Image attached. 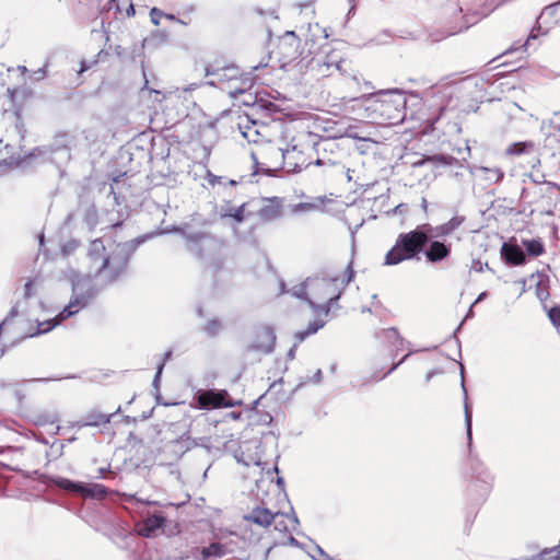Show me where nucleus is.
Instances as JSON below:
<instances>
[{
	"mask_svg": "<svg viewBox=\"0 0 560 560\" xmlns=\"http://www.w3.org/2000/svg\"><path fill=\"white\" fill-rule=\"evenodd\" d=\"M464 221V217L455 215L447 222L436 226L423 223L417 225L409 232L400 233L393 247L386 253L384 265L395 266L413 258L419 259V254L423 252L432 237H445L451 235Z\"/></svg>",
	"mask_w": 560,
	"mask_h": 560,
	"instance_id": "f257e3e1",
	"label": "nucleus"
},
{
	"mask_svg": "<svg viewBox=\"0 0 560 560\" xmlns=\"http://www.w3.org/2000/svg\"><path fill=\"white\" fill-rule=\"evenodd\" d=\"M352 100L361 102V117L371 124L398 125L406 118L407 96L400 89L380 90Z\"/></svg>",
	"mask_w": 560,
	"mask_h": 560,
	"instance_id": "f03ea898",
	"label": "nucleus"
},
{
	"mask_svg": "<svg viewBox=\"0 0 560 560\" xmlns=\"http://www.w3.org/2000/svg\"><path fill=\"white\" fill-rule=\"evenodd\" d=\"M353 278L354 270L351 262L346 268V277L343 279H340L339 276L308 278L310 295L312 299H307V304L315 314L328 315L330 308L338 302L346 287Z\"/></svg>",
	"mask_w": 560,
	"mask_h": 560,
	"instance_id": "7ed1b4c3",
	"label": "nucleus"
},
{
	"mask_svg": "<svg viewBox=\"0 0 560 560\" xmlns=\"http://www.w3.org/2000/svg\"><path fill=\"white\" fill-rule=\"evenodd\" d=\"M155 233L145 234L130 242L119 243L112 253L102 260L94 271V278H103L105 283H114L126 275L130 258L142 243Z\"/></svg>",
	"mask_w": 560,
	"mask_h": 560,
	"instance_id": "20e7f679",
	"label": "nucleus"
},
{
	"mask_svg": "<svg viewBox=\"0 0 560 560\" xmlns=\"http://www.w3.org/2000/svg\"><path fill=\"white\" fill-rule=\"evenodd\" d=\"M301 138H305L307 145L312 147L316 154L313 164L323 167L324 174H343L345 166L340 162L341 152L334 138L320 137L311 131L306 132Z\"/></svg>",
	"mask_w": 560,
	"mask_h": 560,
	"instance_id": "39448f33",
	"label": "nucleus"
},
{
	"mask_svg": "<svg viewBox=\"0 0 560 560\" xmlns=\"http://www.w3.org/2000/svg\"><path fill=\"white\" fill-rule=\"evenodd\" d=\"M93 296L94 291L91 285L84 289L80 282L74 283L72 288V296L69 303L55 318L38 322L37 329L34 334H31V337L49 332L56 326L61 324V322L73 316L74 314L79 313L81 310L86 307Z\"/></svg>",
	"mask_w": 560,
	"mask_h": 560,
	"instance_id": "423d86ee",
	"label": "nucleus"
},
{
	"mask_svg": "<svg viewBox=\"0 0 560 560\" xmlns=\"http://www.w3.org/2000/svg\"><path fill=\"white\" fill-rule=\"evenodd\" d=\"M306 132L293 137L285 147H277L273 149L275 154L281 160V167L287 173H299L313 164L305 154V148L308 147L305 138H301Z\"/></svg>",
	"mask_w": 560,
	"mask_h": 560,
	"instance_id": "0eeeda50",
	"label": "nucleus"
},
{
	"mask_svg": "<svg viewBox=\"0 0 560 560\" xmlns=\"http://www.w3.org/2000/svg\"><path fill=\"white\" fill-rule=\"evenodd\" d=\"M173 231L179 233L187 242V250L197 258H203L207 253L213 252L218 247V242L206 232H185L182 228H174Z\"/></svg>",
	"mask_w": 560,
	"mask_h": 560,
	"instance_id": "6e6552de",
	"label": "nucleus"
},
{
	"mask_svg": "<svg viewBox=\"0 0 560 560\" xmlns=\"http://www.w3.org/2000/svg\"><path fill=\"white\" fill-rule=\"evenodd\" d=\"M192 406L209 410L221 407H232L234 404L230 400L226 390L199 389L194 396Z\"/></svg>",
	"mask_w": 560,
	"mask_h": 560,
	"instance_id": "1a4fd4ad",
	"label": "nucleus"
},
{
	"mask_svg": "<svg viewBox=\"0 0 560 560\" xmlns=\"http://www.w3.org/2000/svg\"><path fill=\"white\" fill-rule=\"evenodd\" d=\"M276 334L271 326L261 325L255 328L252 342L245 348L246 352H258L260 354H270L276 347Z\"/></svg>",
	"mask_w": 560,
	"mask_h": 560,
	"instance_id": "9d476101",
	"label": "nucleus"
},
{
	"mask_svg": "<svg viewBox=\"0 0 560 560\" xmlns=\"http://www.w3.org/2000/svg\"><path fill=\"white\" fill-rule=\"evenodd\" d=\"M278 55L283 67L294 62L301 57V39L293 31H288L280 37Z\"/></svg>",
	"mask_w": 560,
	"mask_h": 560,
	"instance_id": "9b49d317",
	"label": "nucleus"
},
{
	"mask_svg": "<svg viewBox=\"0 0 560 560\" xmlns=\"http://www.w3.org/2000/svg\"><path fill=\"white\" fill-rule=\"evenodd\" d=\"M452 250V245L450 243L441 242V241H429L428 245L424 247L423 252L420 254H424L427 260L432 264L441 262L450 257Z\"/></svg>",
	"mask_w": 560,
	"mask_h": 560,
	"instance_id": "f8f14e48",
	"label": "nucleus"
},
{
	"mask_svg": "<svg viewBox=\"0 0 560 560\" xmlns=\"http://www.w3.org/2000/svg\"><path fill=\"white\" fill-rule=\"evenodd\" d=\"M165 521L162 514L148 515L137 525L138 534L148 538L155 537L159 532H162V526Z\"/></svg>",
	"mask_w": 560,
	"mask_h": 560,
	"instance_id": "ddd939ff",
	"label": "nucleus"
},
{
	"mask_svg": "<svg viewBox=\"0 0 560 560\" xmlns=\"http://www.w3.org/2000/svg\"><path fill=\"white\" fill-rule=\"evenodd\" d=\"M259 219L264 222H272L280 219L282 212V199L272 197L267 199L266 203L257 212Z\"/></svg>",
	"mask_w": 560,
	"mask_h": 560,
	"instance_id": "4468645a",
	"label": "nucleus"
},
{
	"mask_svg": "<svg viewBox=\"0 0 560 560\" xmlns=\"http://www.w3.org/2000/svg\"><path fill=\"white\" fill-rule=\"evenodd\" d=\"M470 467L472 470V478L476 483L480 482V490L482 494H487L490 491L492 476L481 462L477 458L470 457Z\"/></svg>",
	"mask_w": 560,
	"mask_h": 560,
	"instance_id": "2eb2a0df",
	"label": "nucleus"
},
{
	"mask_svg": "<svg viewBox=\"0 0 560 560\" xmlns=\"http://www.w3.org/2000/svg\"><path fill=\"white\" fill-rule=\"evenodd\" d=\"M501 257L506 264L512 266H521L526 262V255L517 244L503 243Z\"/></svg>",
	"mask_w": 560,
	"mask_h": 560,
	"instance_id": "dca6fc26",
	"label": "nucleus"
},
{
	"mask_svg": "<svg viewBox=\"0 0 560 560\" xmlns=\"http://www.w3.org/2000/svg\"><path fill=\"white\" fill-rule=\"evenodd\" d=\"M114 413H103L98 410H91L86 412L80 420L73 423V427L82 429L85 427H100L110 422Z\"/></svg>",
	"mask_w": 560,
	"mask_h": 560,
	"instance_id": "f3484780",
	"label": "nucleus"
},
{
	"mask_svg": "<svg viewBox=\"0 0 560 560\" xmlns=\"http://www.w3.org/2000/svg\"><path fill=\"white\" fill-rule=\"evenodd\" d=\"M250 125H240L242 136L247 139L248 142L258 143L266 139V125L258 126L256 120L249 121Z\"/></svg>",
	"mask_w": 560,
	"mask_h": 560,
	"instance_id": "a211bd4d",
	"label": "nucleus"
},
{
	"mask_svg": "<svg viewBox=\"0 0 560 560\" xmlns=\"http://www.w3.org/2000/svg\"><path fill=\"white\" fill-rule=\"evenodd\" d=\"M206 75L215 77V81H210L209 84L214 85L215 83L232 82L238 75V69L234 66L224 67L221 69L211 70L206 68Z\"/></svg>",
	"mask_w": 560,
	"mask_h": 560,
	"instance_id": "6ab92c4d",
	"label": "nucleus"
},
{
	"mask_svg": "<svg viewBox=\"0 0 560 560\" xmlns=\"http://www.w3.org/2000/svg\"><path fill=\"white\" fill-rule=\"evenodd\" d=\"M273 517L275 513H272L269 509L256 506L248 515L245 516V520L259 526L267 527L271 525Z\"/></svg>",
	"mask_w": 560,
	"mask_h": 560,
	"instance_id": "aec40b11",
	"label": "nucleus"
},
{
	"mask_svg": "<svg viewBox=\"0 0 560 560\" xmlns=\"http://www.w3.org/2000/svg\"><path fill=\"white\" fill-rule=\"evenodd\" d=\"M109 490L101 483H84L80 489L79 495L85 499L103 500L108 494Z\"/></svg>",
	"mask_w": 560,
	"mask_h": 560,
	"instance_id": "412c9836",
	"label": "nucleus"
},
{
	"mask_svg": "<svg viewBox=\"0 0 560 560\" xmlns=\"http://www.w3.org/2000/svg\"><path fill=\"white\" fill-rule=\"evenodd\" d=\"M105 245L102 238H95L90 243L88 256L91 260L94 270L98 265L102 264L103 259H106L108 255H105Z\"/></svg>",
	"mask_w": 560,
	"mask_h": 560,
	"instance_id": "4be33fe9",
	"label": "nucleus"
},
{
	"mask_svg": "<svg viewBox=\"0 0 560 560\" xmlns=\"http://www.w3.org/2000/svg\"><path fill=\"white\" fill-rule=\"evenodd\" d=\"M231 550L226 545L213 541L209 546L202 547V560H219L226 556Z\"/></svg>",
	"mask_w": 560,
	"mask_h": 560,
	"instance_id": "5701e85b",
	"label": "nucleus"
},
{
	"mask_svg": "<svg viewBox=\"0 0 560 560\" xmlns=\"http://www.w3.org/2000/svg\"><path fill=\"white\" fill-rule=\"evenodd\" d=\"M254 84V79L250 78L249 75H245V77H241L238 78V75L236 77V79H234L233 83L229 85V89L226 90V92L229 93V95L231 97H236L241 94H244L246 91H248Z\"/></svg>",
	"mask_w": 560,
	"mask_h": 560,
	"instance_id": "b1692460",
	"label": "nucleus"
},
{
	"mask_svg": "<svg viewBox=\"0 0 560 560\" xmlns=\"http://www.w3.org/2000/svg\"><path fill=\"white\" fill-rule=\"evenodd\" d=\"M460 375H462V389L464 392V413H465L466 434H467V440H468V446L470 450L471 445H472V432H471L472 419H471V410H470V407L467 401V390H466L465 381H464V368L462 364H460Z\"/></svg>",
	"mask_w": 560,
	"mask_h": 560,
	"instance_id": "393cba45",
	"label": "nucleus"
},
{
	"mask_svg": "<svg viewBox=\"0 0 560 560\" xmlns=\"http://www.w3.org/2000/svg\"><path fill=\"white\" fill-rule=\"evenodd\" d=\"M245 207L246 202L238 207H233L230 202H228L226 205L221 206L220 215L222 219L231 218L235 222L241 223L245 220Z\"/></svg>",
	"mask_w": 560,
	"mask_h": 560,
	"instance_id": "a878e982",
	"label": "nucleus"
},
{
	"mask_svg": "<svg viewBox=\"0 0 560 560\" xmlns=\"http://www.w3.org/2000/svg\"><path fill=\"white\" fill-rule=\"evenodd\" d=\"M50 485L56 486L57 488L65 490L70 493L79 494L80 489H82V482L73 481L65 477L52 476L49 478Z\"/></svg>",
	"mask_w": 560,
	"mask_h": 560,
	"instance_id": "bb28decb",
	"label": "nucleus"
},
{
	"mask_svg": "<svg viewBox=\"0 0 560 560\" xmlns=\"http://www.w3.org/2000/svg\"><path fill=\"white\" fill-rule=\"evenodd\" d=\"M244 104L252 105L254 108L265 112L268 116H273L275 114L280 113V108L278 105L267 100H258L257 96L254 97L253 102L247 100L244 101Z\"/></svg>",
	"mask_w": 560,
	"mask_h": 560,
	"instance_id": "cd10ccee",
	"label": "nucleus"
},
{
	"mask_svg": "<svg viewBox=\"0 0 560 560\" xmlns=\"http://www.w3.org/2000/svg\"><path fill=\"white\" fill-rule=\"evenodd\" d=\"M324 326H325V322L322 319H315V320L311 322L307 325V328L305 330H299L295 332V335H294L295 340H296L295 343H301L308 336L316 334Z\"/></svg>",
	"mask_w": 560,
	"mask_h": 560,
	"instance_id": "c85d7f7f",
	"label": "nucleus"
},
{
	"mask_svg": "<svg viewBox=\"0 0 560 560\" xmlns=\"http://www.w3.org/2000/svg\"><path fill=\"white\" fill-rule=\"evenodd\" d=\"M523 245L528 256L538 257L545 253V246L540 240H524Z\"/></svg>",
	"mask_w": 560,
	"mask_h": 560,
	"instance_id": "c756f323",
	"label": "nucleus"
},
{
	"mask_svg": "<svg viewBox=\"0 0 560 560\" xmlns=\"http://www.w3.org/2000/svg\"><path fill=\"white\" fill-rule=\"evenodd\" d=\"M534 147V142L532 141L515 142L508 148L506 153L511 155H521L533 151Z\"/></svg>",
	"mask_w": 560,
	"mask_h": 560,
	"instance_id": "7c9ffc66",
	"label": "nucleus"
},
{
	"mask_svg": "<svg viewBox=\"0 0 560 560\" xmlns=\"http://www.w3.org/2000/svg\"><path fill=\"white\" fill-rule=\"evenodd\" d=\"M222 322L218 318L209 319L202 327V331L209 337H217L222 330Z\"/></svg>",
	"mask_w": 560,
	"mask_h": 560,
	"instance_id": "2f4dec72",
	"label": "nucleus"
},
{
	"mask_svg": "<svg viewBox=\"0 0 560 560\" xmlns=\"http://www.w3.org/2000/svg\"><path fill=\"white\" fill-rule=\"evenodd\" d=\"M477 170L483 172L487 175L486 179H488L492 183H499L504 177L503 171L499 167L479 166V167H477Z\"/></svg>",
	"mask_w": 560,
	"mask_h": 560,
	"instance_id": "473e14b6",
	"label": "nucleus"
},
{
	"mask_svg": "<svg viewBox=\"0 0 560 560\" xmlns=\"http://www.w3.org/2000/svg\"><path fill=\"white\" fill-rule=\"evenodd\" d=\"M290 293L294 298L305 300L306 302L307 299H312V296L310 295L308 278L304 282L293 287L290 290Z\"/></svg>",
	"mask_w": 560,
	"mask_h": 560,
	"instance_id": "72a5a7b5",
	"label": "nucleus"
},
{
	"mask_svg": "<svg viewBox=\"0 0 560 560\" xmlns=\"http://www.w3.org/2000/svg\"><path fill=\"white\" fill-rule=\"evenodd\" d=\"M288 518V515L284 514V513H275V517L271 522V524L273 525L275 529L280 532V533H285L289 530L287 524H285V521Z\"/></svg>",
	"mask_w": 560,
	"mask_h": 560,
	"instance_id": "f704fd0d",
	"label": "nucleus"
},
{
	"mask_svg": "<svg viewBox=\"0 0 560 560\" xmlns=\"http://www.w3.org/2000/svg\"><path fill=\"white\" fill-rule=\"evenodd\" d=\"M382 334L385 336V338H387L389 341H392L393 345L396 347H397V343H399V345L404 343V339L400 337L397 328H395V327L383 329Z\"/></svg>",
	"mask_w": 560,
	"mask_h": 560,
	"instance_id": "c9c22d12",
	"label": "nucleus"
},
{
	"mask_svg": "<svg viewBox=\"0 0 560 560\" xmlns=\"http://www.w3.org/2000/svg\"><path fill=\"white\" fill-rule=\"evenodd\" d=\"M410 353L411 352L407 353L406 355L402 357V359L399 362L393 364V366L386 373H384V374L375 373L372 375L371 381L364 382L361 385H364V384L371 383V382H378V381L383 380L385 376H387L393 371H395L410 355Z\"/></svg>",
	"mask_w": 560,
	"mask_h": 560,
	"instance_id": "e433bc0d",
	"label": "nucleus"
},
{
	"mask_svg": "<svg viewBox=\"0 0 560 560\" xmlns=\"http://www.w3.org/2000/svg\"><path fill=\"white\" fill-rule=\"evenodd\" d=\"M315 208H316V206L314 203L299 202V203H295V205L292 206L291 212L292 213L307 212V211H311V210H313Z\"/></svg>",
	"mask_w": 560,
	"mask_h": 560,
	"instance_id": "4c0bfd02",
	"label": "nucleus"
},
{
	"mask_svg": "<svg viewBox=\"0 0 560 560\" xmlns=\"http://www.w3.org/2000/svg\"><path fill=\"white\" fill-rule=\"evenodd\" d=\"M548 317L550 322L556 326L557 328H560V307L553 306L548 311Z\"/></svg>",
	"mask_w": 560,
	"mask_h": 560,
	"instance_id": "58836bf2",
	"label": "nucleus"
},
{
	"mask_svg": "<svg viewBox=\"0 0 560 560\" xmlns=\"http://www.w3.org/2000/svg\"><path fill=\"white\" fill-rule=\"evenodd\" d=\"M559 2L549 4L545 7V9L541 11L538 21L545 19L546 16H553L557 13Z\"/></svg>",
	"mask_w": 560,
	"mask_h": 560,
	"instance_id": "ea45409f",
	"label": "nucleus"
},
{
	"mask_svg": "<svg viewBox=\"0 0 560 560\" xmlns=\"http://www.w3.org/2000/svg\"><path fill=\"white\" fill-rule=\"evenodd\" d=\"M323 66H325L327 70H329L330 68H335L341 73H346V66H348V63L345 60H340L336 62H324Z\"/></svg>",
	"mask_w": 560,
	"mask_h": 560,
	"instance_id": "a19ab883",
	"label": "nucleus"
},
{
	"mask_svg": "<svg viewBox=\"0 0 560 560\" xmlns=\"http://www.w3.org/2000/svg\"><path fill=\"white\" fill-rule=\"evenodd\" d=\"M8 96L12 103H14L20 94H25L24 88H8Z\"/></svg>",
	"mask_w": 560,
	"mask_h": 560,
	"instance_id": "79ce46f5",
	"label": "nucleus"
},
{
	"mask_svg": "<svg viewBox=\"0 0 560 560\" xmlns=\"http://www.w3.org/2000/svg\"><path fill=\"white\" fill-rule=\"evenodd\" d=\"M202 547H192L187 551V559H194V560H202L201 555Z\"/></svg>",
	"mask_w": 560,
	"mask_h": 560,
	"instance_id": "37998d69",
	"label": "nucleus"
},
{
	"mask_svg": "<svg viewBox=\"0 0 560 560\" xmlns=\"http://www.w3.org/2000/svg\"><path fill=\"white\" fill-rule=\"evenodd\" d=\"M34 283H35V279H27L25 285H24V298L25 299H30L34 295V292H33V287H34Z\"/></svg>",
	"mask_w": 560,
	"mask_h": 560,
	"instance_id": "c03bdc74",
	"label": "nucleus"
},
{
	"mask_svg": "<svg viewBox=\"0 0 560 560\" xmlns=\"http://www.w3.org/2000/svg\"><path fill=\"white\" fill-rule=\"evenodd\" d=\"M164 15L163 11L158 8H152L150 11L151 21L153 24L158 25L160 23V19Z\"/></svg>",
	"mask_w": 560,
	"mask_h": 560,
	"instance_id": "a18cd8bd",
	"label": "nucleus"
},
{
	"mask_svg": "<svg viewBox=\"0 0 560 560\" xmlns=\"http://www.w3.org/2000/svg\"><path fill=\"white\" fill-rule=\"evenodd\" d=\"M485 268L490 269L488 262L482 264L480 259L472 260L471 270L476 272H482Z\"/></svg>",
	"mask_w": 560,
	"mask_h": 560,
	"instance_id": "49530a36",
	"label": "nucleus"
},
{
	"mask_svg": "<svg viewBox=\"0 0 560 560\" xmlns=\"http://www.w3.org/2000/svg\"><path fill=\"white\" fill-rule=\"evenodd\" d=\"M207 180L211 186H214L217 184H224L225 178L222 176H217L212 173H208Z\"/></svg>",
	"mask_w": 560,
	"mask_h": 560,
	"instance_id": "de8ad7c7",
	"label": "nucleus"
},
{
	"mask_svg": "<svg viewBox=\"0 0 560 560\" xmlns=\"http://www.w3.org/2000/svg\"><path fill=\"white\" fill-rule=\"evenodd\" d=\"M536 295L540 301H545L549 296V292L546 288H542L541 284L538 283L536 288Z\"/></svg>",
	"mask_w": 560,
	"mask_h": 560,
	"instance_id": "09e8293b",
	"label": "nucleus"
},
{
	"mask_svg": "<svg viewBox=\"0 0 560 560\" xmlns=\"http://www.w3.org/2000/svg\"><path fill=\"white\" fill-rule=\"evenodd\" d=\"M85 221L92 228L96 224V211L94 209L86 212Z\"/></svg>",
	"mask_w": 560,
	"mask_h": 560,
	"instance_id": "8fccbe9b",
	"label": "nucleus"
},
{
	"mask_svg": "<svg viewBox=\"0 0 560 560\" xmlns=\"http://www.w3.org/2000/svg\"><path fill=\"white\" fill-rule=\"evenodd\" d=\"M162 372H163V363H159L156 366V372H155L153 383H152L155 388H159Z\"/></svg>",
	"mask_w": 560,
	"mask_h": 560,
	"instance_id": "3c124183",
	"label": "nucleus"
},
{
	"mask_svg": "<svg viewBox=\"0 0 560 560\" xmlns=\"http://www.w3.org/2000/svg\"><path fill=\"white\" fill-rule=\"evenodd\" d=\"M18 314H19L18 306H16V305H14V306L10 310L9 314L7 315V317H5L3 320H5V323H9L11 319H13L14 317H16V316H18Z\"/></svg>",
	"mask_w": 560,
	"mask_h": 560,
	"instance_id": "603ef678",
	"label": "nucleus"
},
{
	"mask_svg": "<svg viewBox=\"0 0 560 560\" xmlns=\"http://www.w3.org/2000/svg\"><path fill=\"white\" fill-rule=\"evenodd\" d=\"M97 63V60L92 61L91 63L86 62L85 60L81 61L79 73L85 72L89 70L93 65Z\"/></svg>",
	"mask_w": 560,
	"mask_h": 560,
	"instance_id": "864d4df0",
	"label": "nucleus"
},
{
	"mask_svg": "<svg viewBox=\"0 0 560 560\" xmlns=\"http://www.w3.org/2000/svg\"><path fill=\"white\" fill-rule=\"evenodd\" d=\"M63 444L58 443L51 445V451L56 454V456H60L62 453Z\"/></svg>",
	"mask_w": 560,
	"mask_h": 560,
	"instance_id": "5fc2aeb1",
	"label": "nucleus"
},
{
	"mask_svg": "<svg viewBox=\"0 0 560 560\" xmlns=\"http://www.w3.org/2000/svg\"><path fill=\"white\" fill-rule=\"evenodd\" d=\"M172 355L173 351L171 349L164 352L163 358L160 361V363H163V368L165 366L166 362L171 360Z\"/></svg>",
	"mask_w": 560,
	"mask_h": 560,
	"instance_id": "6e6d98bb",
	"label": "nucleus"
},
{
	"mask_svg": "<svg viewBox=\"0 0 560 560\" xmlns=\"http://www.w3.org/2000/svg\"><path fill=\"white\" fill-rule=\"evenodd\" d=\"M296 348H298V343H294L291 349L288 351V359L289 360H293L295 358V351H296Z\"/></svg>",
	"mask_w": 560,
	"mask_h": 560,
	"instance_id": "4d7b16f0",
	"label": "nucleus"
},
{
	"mask_svg": "<svg viewBox=\"0 0 560 560\" xmlns=\"http://www.w3.org/2000/svg\"><path fill=\"white\" fill-rule=\"evenodd\" d=\"M537 37V34L535 33V28L532 30L527 40L521 46L522 48H525L526 45L529 43L530 39H535Z\"/></svg>",
	"mask_w": 560,
	"mask_h": 560,
	"instance_id": "13d9d810",
	"label": "nucleus"
},
{
	"mask_svg": "<svg viewBox=\"0 0 560 560\" xmlns=\"http://www.w3.org/2000/svg\"><path fill=\"white\" fill-rule=\"evenodd\" d=\"M129 2V5H128V9H127V15H135L136 11H135V7L131 2V0H127Z\"/></svg>",
	"mask_w": 560,
	"mask_h": 560,
	"instance_id": "bf43d9fd",
	"label": "nucleus"
},
{
	"mask_svg": "<svg viewBox=\"0 0 560 560\" xmlns=\"http://www.w3.org/2000/svg\"><path fill=\"white\" fill-rule=\"evenodd\" d=\"M438 374L436 370H431L425 374V382H430L434 375Z\"/></svg>",
	"mask_w": 560,
	"mask_h": 560,
	"instance_id": "052dcab7",
	"label": "nucleus"
},
{
	"mask_svg": "<svg viewBox=\"0 0 560 560\" xmlns=\"http://www.w3.org/2000/svg\"><path fill=\"white\" fill-rule=\"evenodd\" d=\"M322 377H323V373H322V370H317L315 375H314V382L315 383H319L322 381Z\"/></svg>",
	"mask_w": 560,
	"mask_h": 560,
	"instance_id": "680f3d73",
	"label": "nucleus"
},
{
	"mask_svg": "<svg viewBox=\"0 0 560 560\" xmlns=\"http://www.w3.org/2000/svg\"><path fill=\"white\" fill-rule=\"evenodd\" d=\"M106 472H107V469H106V468H102V467H101V468H98V470H97V476H96V477H97V478H100V479H104V478H105V474H106Z\"/></svg>",
	"mask_w": 560,
	"mask_h": 560,
	"instance_id": "e2e57ef3",
	"label": "nucleus"
},
{
	"mask_svg": "<svg viewBox=\"0 0 560 560\" xmlns=\"http://www.w3.org/2000/svg\"><path fill=\"white\" fill-rule=\"evenodd\" d=\"M43 152H44V150H43V149H40V148H35V149H33V150H32V152H31V154H30V155H31V156H37V155H40Z\"/></svg>",
	"mask_w": 560,
	"mask_h": 560,
	"instance_id": "0e129e2a",
	"label": "nucleus"
},
{
	"mask_svg": "<svg viewBox=\"0 0 560 560\" xmlns=\"http://www.w3.org/2000/svg\"><path fill=\"white\" fill-rule=\"evenodd\" d=\"M402 210H406V205L400 203V205H398V206H396V207L394 208L393 212H394V213H398V212L400 213Z\"/></svg>",
	"mask_w": 560,
	"mask_h": 560,
	"instance_id": "69168bd1",
	"label": "nucleus"
},
{
	"mask_svg": "<svg viewBox=\"0 0 560 560\" xmlns=\"http://www.w3.org/2000/svg\"><path fill=\"white\" fill-rule=\"evenodd\" d=\"M487 295H488V294H487V292H481V293L477 296V299H476V301L474 302V304H477V303H479V302L483 301V300L487 298Z\"/></svg>",
	"mask_w": 560,
	"mask_h": 560,
	"instance_id": "338daca9",
	"label": "nucleus"
},
{
	"mask_svg": "<svg viewBox=\"0 0 560 560\" xmlns=\"http://www.w3.org/2000/svg\"><path fill=\"white\" fill-rule=\"evenodd\" d=\"M553 137L557 141L560 142V125L556 128V131L553 133Z\"/></svg>",
	"mask_w": 560,
	"mask_h": 560,
	"instance_id": "774afa93",
	"label": "nucleus"
}]
</instances>
